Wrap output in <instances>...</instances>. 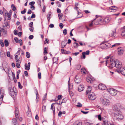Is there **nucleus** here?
Listing matches in <instances>:
<instances>
[{
	"instance_id": "obj_1",
	"label": "nucleus",
	"mask_w": 125,
	"mask_h": 125,
	"mask_svg": "<svg viewBox=\"0 0 125 125\" xmlns=\"http://www.w3.org/2000/svg\"><path fill=\"white\" fill-rule=\"evenodd\" d=\"M113 109L114 112V116L115 119L119 120H121L123 118V115H122L121 112L116 105H114Z\"/></svg>"
},
{
	"instance_id": "obj_2",
	"label": "nucleus",
	"mask_w": 125,
	"mask_h": 125,
	"mask_svg": "<svg viewBox=\"0 0 125 125\" xmlns=\"http://www.w3.org/2000/svg\"><path fill=\"white\" fill-rule=\"evenodd\" d=\"M122 64L121 62L116 61L115 67L117 68L115 71L118 73H121L122 75H125V68L122 66Z\"/></svg>"
},
{
	"instance_id": "obj_3",
	"label": "nucleus",
	"mask_w": 125,
	"mask_h": 125,
	"mask_svg": "<svg viewBox=\"0 0 125 125\" xmlns=\"http://www.w3.org/2000/svg\"><path fill=\"white\" fill-rule=\"evenodd\" d=\"M101 101L103 104L106 106L109 105L110 104V102L109 100L104 97L101 99Z\"/></svg>"
},
{
	"instance_id": "obj_4",
	"label": "nucleus",
	"mask_w": 125,
	"mask_h": 125,
	"mask_svg": "<svg viewBox=\"0 0 125 125\" xmlns=\"http://www.w3.org/2000/svg\"><path fill=\"white\" fill-rule=\"evenodd\" d=\"M107 91L111 95L113 96L116 95L117 93V91L113 88L108 89Z\"/></svg>"
},
{
	"instance_id": "obj_5",
	"label": "nucleus",
	"mask_w": 125,
	"mask_h": 125,
	"mask_svg": "<svg viewBox=\"0 0 125 125\" xmlns=\"http://www.w3.org/2000/svg\"><path fill=\"white\" fill-rule=\"evenodd\" d=\"M88 98L91 100H94L95 99L96 96L94 93L90 92L89 94Z\"/></svg>"
},
{
	"instance_id": "obj_6",
	"label": "nucleus",
	"mask_w": 125,
	"mask_h": 125,
	"mask_svg": "<svg viewBox=\"0 0 125 125\" xmlns=\"http://www.w3.org/2000/svg\"><path fill=\"white\" fill-rule=\"evenodd\" d=\"M116 61V60L115 61L112 58H110V63L109 66L110 68H112L115 66Z\"/></svg>"
},
{
	"instance_id": "obj_7",
	"label": "nucleus",
	"mask_w": 125,
	"mask_h": 125,
	"mask_svg": "<svg viewBox=\"0 0 125 125\" xmlns=\"http://www.w3.org/2000/svg\"><path fill=\"white\" fill-rule=\"evenodd\" d=\"M96 17L97 19L98 23H95V24L97 25L99 23H101L102 22L103 23V18L101 17H99L98 15H96Z\"/></svg>"
},
{
	"instance_id": "obj_8",
	"label": "nucleus",
	"mask_w": 125,
	"mask_h": 125,
	"mask_svg": "<svg viewBox=\"0 0 125 125\" xmlns=\"http://www.w3.org/2000/svg\"><path fill=\"white\" fill-rule=\"evenodd\" d=\"M75 81L77 83H80L81 81V77L78 75L76 76L75 79Z\"/></svg>"
},
{
	"instance_id": "obj_9",
	"label": "nucleus",
	"mask_w": 125,
	"mask_h": 125,
	"mask_svg": "<svg viewBox=\"0 0 125 125\" xmlns=\"http://www.w3.org/2000/svg\"><path fill=\"white\" fill-rule=\"evenodd\" d=\"M98 88L101 90H105L106 88V86L103 84H100L98 86Z\"/></svg>"
},
{
	"instance_id": "obj_10",
	"label": "nucleus",
	"mask_w": 125,
	"mask_h": 125,
	"mask_svg": "<svg viewBox=\"0 0 125 125\" xmlns=\"http://www.w3.org/2000/svg\"><path fill=\"white\" fill-rule=\"evenodd\" d=\"M9 90L10 94L11 96H13L16 95V93L11 88H9Z\"/></svg>"
},
{
	"instance_id": "obj_11",
	"label": "nucleus",
	"mask_w": 125,
	"mask_h": 125,
	"mask_svg": "<svg viewBox=\"0 0 125 125\" xmlns=\"http://www.w3.org/2000/svg\"><path fill=\"white\" fill-rule=\"evenodd\" d=\"M116 30L112 31L110 32L109 36L112 37H114L115 36Z\"/></svg>"
},
{
	"instance_id": "obj_12",
	"label": "nucleus",
	"mask_w": 125,
	"mask_h": 125,
	"mask_svg": "<svg viewBox=\"0 0 125 125\" xmlns=\"http://www.w3.org/2000/svg\"><path fill=\"white\" fill-rule=\"evenodd\" d=\"M11 124L12 125H18L17 120L15 118L12 119Z\"/></svg>"
},
{
	"instance_id": "obj_13",
	"label": "nucleus",
	"mask_w": 125,
	"mask_h": 125,
	"mask_svg": "<svg viewBox=\"0 0 125 125\" xmlns=\"http://www.w3.org/2000/svg\"><path fill=\"white\" fill-rule=\"evenodd\" d=\"M110 20V19L108 17H106L103 20V24L108 23Z\"/></svg>"
},
{
	"instance_id": "obj_14",
	"label": "nucleus",
	"mask_w": 125,
	"mask_h": 125,
	"mask_svg": "<svg viewBox=\"0 0 125 125\" xmlns=\"http://www.w3.org/2000/svg\"><path fill=\"white\" fill-rule=\"evenodd\" d=\"M121 31L122 32L121 35L122 36H124L125 35V26H124L121 28Z\"/></svg>"
},
{
	"instance_id": "obj_15",
	"label": "nucleus",
	"mask_w": 125,
	"mask_h": 125,
	"mask_svg": "<svg viewBox=\"0 0 125 125\" xmlns=\"http://www.w3.org/2000/svg\"><path fill=\"white\" fill-rule=\"evenodd\" d=\"M31 63L30 62H29L27 66V64L26 63L25 64V69L26 70H29L30 69V67Z\"/></svg>"
},
{
	"instance_id": "obj_16",
	"label": "nucleus",
	"mask_w": 125,
	"mask_h": 125,
	"mask_svg": "<svg viewBox=\"0 0 125 125\" xmlns=\"http://www.w3.org/2000/svg\"><path fill=\"white\" fill-rule=\"evenodd\" d=\"M15 117L17 118H18V117L17 116L18 114H19V112L18 109L17 108H15Z\"/></svg>"
},
{
	"instance_id": "obj_17",
	"label": "nucleus",
	"mask_w": 125,
	"mask_h": 125,
	"mask_svg": "<svg viewBox=\"0 0 125 125\" xmlns=\"http://www.w3.org/2000/svg\"><path fill=\"white\" fill-rule=\"evenodd\" d=\"M88 88H87V89L86 91V94H89L90 93V92H92V88L91 87L88 86Z\"/></svg>"
},
{
	"instance_id": "obj_18",
	"label": "nucleus",
	"mask_w": 125,
	"mask_h": 125,
	"mask_svg": "<svg viewBox=\"0 0 125 125\" xmlns=\"http://www.w3.org/2000/svg\"><path fill=\"white\" fill-rule=\"evenodd\" d=\"M84 87H83V86L81 85H79L78 88V91L80 92L83 90Z\"/></svg>"
},
{
	"instance_id": "obj_19",
	"label": "nucleus",
	"mask_w": 125,
	"mask_h": 125,
	"mask_svg": "<svg viewBox=\"0 0 125 125\" xmlns=\"http://www.w3.org/2000/svg\"><path fill=\"white\" fill-rule=\"evenodd\" d=\"M86 80L87 82L89 83H91L93 81V79L90 77H87L86 79Z\"/></svg>"
},
{
	"instance_id": "obj_20",
	"label": "nucleus",
	"mask_w": 125,
	"mask_h": 125,
	"mask_svg": "<svg viewBox=\"0 0 125 125\" xmlns=\"http://www.w3.org/2000/svg\"><path fill=\"white\" fill-rule=\"evenodd\" d=\"M118 54L121 55L123 54V53L124 52V51L122 49H120L118 51Z\"/></svg>"
},
{
	"instance_id": "obj_21",
	"label": "nucleus",
	"mask_w": 125,
	"mask_h": 125,
	"mask_svg": "<svg viewBox=\"0 0 125 125\" xmlns=\"http://www.w3.org/2000/svg\"><path fill=\"white\" fill-rule=\"evenodd\" d=\"M52 13V12L51 11H50L47 14V19L49 21L51 18L50 16L51 15Z\"/></svg>"
},
{
	"instance_id": "obj_22",
	"label": "nucleus",
	"mask_w": 125,
	"mask_h": 125,
	"mask_svg": "<svg viewBox=\"0 0 125 125\" xmlns=\"http://www.w3.org/2000/svg\"><path fill=\"white\" fill-rule=\"evenodd\" d=\"M66 44L67 43H66L64 41H62L61 43V48H64L66 46Z\"/></svg>"
},
{
	"instance_id": "obj_23",
	"label": "nucleus",
	"mask_w": 125,
	"mask_h": 125,
	"mask_svg": "<svg viewBox=\"0 0 125 125\" xmlns=\"http://www.w3.org/2000/svg\"><path fill=\"white\" fill-rule=\"evenodd\" d=\"M73 46L75 48H77L78 46H79L78 44L76 42H74L73 44Z\"/></svg>"
},
{
	"instance_id": "obj_24",
	"label": "nucleus",
	"mask_w": 125,
	"mask_h": 125,
	"mask_svg": "<svg viewBox=\"0 0 125 125\" xmlns=\"http://www.w3.org/2000/svg\"><path fill=\"white\" fill-rule=\"evenodd\" d=\"M101 48L102 49H106L107 48V47L106 46V44H103L101 46Z\"/></svg>"
},
{
	"instance_id": "obj_25",
	"label": "nucleus",
	"mask_w": 125,
	"mask_h": 125,
	"mask_svg": "<svg viewBox=\"0 0 125 125\" xmlns=\"http://www.w3.org/2000/svg\"><path fill=\"white\" fill-rule=\"evenodd\" d=\"M86 70L84 68H82L81 69V72L82 73H83L84 74H86Z\"/></svg>"
},
{
	"instance_id": "obj_26",
	"label": "nucleus",
	"mask_w": 125,
	"mask_h": 125,
	"mask_svg": "<svg viewBox=\"0 0 125 125\" xmlns=\"http://www.w3.org/2000/svg\"><path fill=\"white\" fill-rule=\"evenodd\" d=\"M4 42L5 46L6 47L8 46L9 45V43L8 40H5Z\"/></svg>"
},
{
	"instance_id": "obj_27",
	"label": "nucleus",
	"mask_w": 125,
	"mask_h": 125,
	"mask_svg": "<svg viewBox=\"0 0 125 125\" xmlns=\"http://www.w3.org/2000/svg\"><path fill=\"white\" fill-rule=\"evenodd\" d=\"M112 8H110L109 9L110 10H111V11H110L111 12H115L116 11V10L118 9L117 8V9H113Z\"/></svg>"
},
{
	"instance_id": "obj_28",
	"label": "nucleus",
	"mask_w": 125,
	"mask_h": 125,
	"mask_svg": "<svg viewBox=\"0 0 125 125\" xmlns=\"http://www.w3.org/2000/svg\"><path fill=\"white\" fill-rule=\"evenodd\" d=\"M61 52L62 53L65 54L67 53V52L66 51L64 50V49H62L61 50Z\"/></svg>"
},
{
	"instance_id": "obj_29",
	"label": "nucleus",
	"mask_w": 125,
	"mask_h": 125,
	"mask_svg": "<svg viewBox=\"0 0 125 125\" xmlns=\"http://www.w3.org/2000/svg\"><path fill=\"white\" fill-rule=\"evenodd\" d=\"M46 110V106L44 105L42 107V111L43 112H44Z\"/></svg>"
},
{
	"instance_id": "obj_30",
	"label": "nucleus",
	"mask_w": 125,
	"mask_h": 125,
	"mask_svg": "<svg viewBox=\"0 0 125 125\" xmlns=\"http://www.w3.org/2000/svg\"><path fill=\"white\" fill-rule=\"evenodd\" d=\"M11 7L13 10L15 11L16 10V8L15 7L13 4L11 5Z\"/></svg>"
},
{
	"instance_id": "obj_31",
	"label": "nucleus",
	"mask_w": 125,
	"mask_h": 125,
	"mask_svg": "<svg viewBox=\"0 0 125 125\" xmlns=\"http://www.w3.org/2000/svg\"><path fill=\"white\" fill-rule=\"evenodd\" d=\"M82 56L81 57V58L85 59V52H83L82 53Z\"/></svg>"
},
{
	"instance_id": "obj_32",
	"label": "nucleus",
	"mask_w": 125,
	"mask_h": 125,
	"mask_svg": "<svg viewBox=\"0 0 125 125\" xmlns=\"http://www.w3.org/2000/svg\"><path fill=\"white\" fill-rule=\"evenodd\" d=\"M57 6L59 7H61V4L60 2L59 1H57L56 3Z\"/></svg>"
},
{
	"instance_id": "obj_33",
	"label": "nucleus",
	"mask_w": 125,
	"mask_h": 125,
	"mask_svg": "<svg viewBox=\"0 0 125 125\" xmlns=\"http://www.w3.org/2000/svg\"><path fill=\"white\" fill-rule=\"evenodd\" d=\"M120 44L119 43H115V44H114V45H113L112 46H111V47L112 48L114 47L117 46H118Z\"/></svg>"
},
{
	"instance_id": "obj_34",
	"label": "nucleus",
	"mask_w": 125,
	"mask_h": 125,
	"mask_svg": "<svg viewBox=\"0 0 125 125\" xmlns=\"http://www.w3.org/2000/svg\"><path fill=\"white\" fill-rule=\"evenodd\" d=\"M26 56L27 58H29L30 57V54L28 52H27L26 53Z\"/></svg>"
},
{
	"instance_id": "obj_35",
	"label": "nucleus",
	"mask_w": 125,
	"mask_h": 125,
	"mask_svg": "<svg viewBox=\"0 0 125 125\" xmlns=\"http://www.w3.org/2000/svg\"><path fill=\"white\" fill-rule=\"evenodd\" d=\"M0 43L1 45V46L2 47H3L4 46V44L2 40H0Z\"/></svg>"
},
{
	"instance_id": "obj_36",
	"label": "nucleus",
	"mask_w": 125,
	"mask_h": 125,
	"mask_svg": "<svg viewBox=\"0 0 125 125\" xmlns=\"http://www.w3.org/2000/svg\"><path fill=\"white\" fill-rule=\"evenodd\" d=\"M63 14L62 13L58 14V17L60 19H61L62 17Z\"/></svg>"
},
{
	"instance_id": "obj_37",
	"label": "nucleus",
	"mask_w": 125,
	"mask_h": 125,
	"mask_svg": "<svg viewBox=\"0 0 125 125\" xmlns=\"http://www.w3.org/2000/svg\"><path fill=\"white\" fill-rule=\"evenodd\" d=\"M36 100L37 101V103L38 101V99H39V98L38 97H37V95L38 94V91L37 90L36 91Z\"/></svg>"
},
{
	"instance_id": "obj_38",
	"label": "nucleus",
	"mask_w": 125,
	"mask_h": 125,
	"mask_svg": "<svg viewBox=\"0 0 125 125\" xmlns=\"http://www.w3.org/2000/svg\"><path fill=\"white\" fill-rule=\"evenodd\" d=\"M37 3L40 5L41 7V0H38Z\"/></svg>"
},
{
	"instance_id": "obj_39",
	"label": "nucleus",
	"mask_w": 125,
	"mask_h": 125,
	"mask_svg": "<svg viewBox=\"0 0 125 125\" xmlns=\"http://www.w3.org/2000/svg\"><path fill=\"white\" fill-rule=\"evenodd\" d=\"M44 54L45 55V54H47L48 52L47 51V48L46 47L44 48Z\"/></svg>"
},
{
	"instance_id": "obj_40",
	"label": "nucleus",
	"mask_w": 125,
	"mask_h": 125,
	"mask_svg": "<svg viewBox=\"0 0 125 125\" xmlns=\"http://www.w3.org/2000/svg\"><path fill=\"white\" fill-rule=\"evenodd\" d=\"M108 122L107 121H104V125H111L109 124H108Z\"/></svg>"
},
{
	"instance_id": "obj_41",
	"label": "nucleus",
	"mask_w": 125,
	"mask_h": 125,
	"mask_svg": "<svg viewBox=\"0 0 125 125\" xmlns=\"http://www.w3.org/2000/svg\"><path fill=\"white\" fill-rule=\"evenodd\" d=\"M3 96L4 95H2L1 96V97L0 98V104H1V103L2 102L1 101H2L3 100Z\"/></svg>"
},
{
	"instance_id": "obj_42",
	"label": "nucleus",
	"mask_w": 125,
	"mask_h": 125,
	"mask_svg": "<svg viewBox=\"0 0 125 125\" xmlns=\"http://www.w3.org/2000/svg\"><path fill=\"white\" fill-rule=\"evenodd\" d=\"M2 31L4 34H6L7 33V31L4 29H2Z\"/></svg>"
},
{
	"instance_id": "obj_43",
	"label": "nucleus",
	"mask_w": 125,
	"mask_h": 125,
	"mask_svg": "<svg viewBox=\"0 0 125 125\" xmlns=\"http://www.w3.org/2000/svg\"><path fill=\"white\" fill-rule=\"evenodd\" d=\"M105 44L106 45V46L107 47V48L111 47V46L110 44L107 43Z\"/></svg>"
},
{
	"instance_id": "obj_44",
	"label": "nucleus",
	"mask_w": 125,
	"mask_h": 125,
	"mask_svg": "<svg viewBox=\"0 0 125 125\" xmlns=\"http://www.w3.org/2000/svg\"><path fill=\"white\" fill-rule=\"evenodd\" d=\"M27 115L29 117L31 116V112L29 111H28L27 112Z\"/></svg>"
},
{
	"instance_id": "obj_45",
	"label": "nucleus",
	"mask_w": 125,
	"mask_h": 125,
	"mask_svg": "<svg viewBox=\"0 0 125 125\" xmlns=\"http://www.w3.org/2000/svg\"><path fill=\"white\" fill-rule=\"evenodd\" d=\"M63 33L64 34V35H66L67 33L66 29H64L63 31Z\"/></svg>"
},
{
	"instance_id": "obj_46",
	"label": "nucleus",
	"mask_w": 125,
	"mask_h": 125,
	"mask_svg": "<svg viewBox=\"0 0 125 125\" xmlns=\"http://www.w3.org/2000/svg\"><path fill=\"white\" fill-rule=\"evenodd\" d=\"M69 94L71 96H73V92L72 91L70 90L69 91Z\"/></svg>"
},
{
	"instance_id": "obj_47",
	"label": "nucleus",
	"mask_w": 125,
	"mask_h": 125,
	"mask_svg": "<svg viewBox=\"0 0 125 125\" xmlns=\"http://www.w3.org/2000/svg\"><path fill=\"white\" fill-rule=\"evenodd\" d=\"M35 2L34 1H31L29 3V5L30 6L33 5L35 4Z\"/></svg>"
},
{
	"instance_id": "obj_48",
	"label": "nucleus",
	"mask_w": 125,
	"mask_h": 125,
	"mask_svg": "<svg viewBox=\"0 0 125 125\" xmlns=\"http://www.w3.org/2000/svg\"><path fill=\"white\" fill-rule=\"evenodd\" d=\"M20 63H16V67H17L18 68H19L20 67Z\"/></svg>"
},
{
	"instance_id": "obj_49",
	"label": "nucleus",
	"mask_w": 125,
	"mask_h": 125,
	"mask_svg": "<svg viewBox=\"0 0 125 125\" xmlns=\"http://www.w3.org/2000/svg\"><path fill=\"white\" fill-rule=\"evenodd\" d=\"M38 77L39 79L41 78V73L40 72H39L38 73Z\"/></svg>"
},
{
	"instance_id": "obj_50",
	"label": "nucleus",
	"mask_w": 125,
	"mask_h": 125,
	"mask_svg": "<svg viewBox=\"0 0 125 125\" xmlns=\"http://www.w3.org/2000/svg\"><path fill=\"white\" fill-rule=\"evenodd\" d=\"M26 11V9H24L23 11H21V13L22 14H24L25 13Z\"/></svg>"
},
{
	"instance_id": "obj_51",
	"label": "nucleus",
	"mask_w": 125,
	"mask_h": 125,
	"mask_svg": "<svg viewBox=\"0 0 125 125\" xmlns=\"http://www.w3.org/2000/svg\"><path fill=\"white\" fill-rule=\"evenodd\" d=\"M18 85L20 89H21L22 88V86L21 85L20 83V82H18Z\"/></svg>"
},
{
	"instance_id": "obj_52",
	"label": "nucleus",
	"mask_w": 125,
	"mask_h": 125,
	"mask_svg": "<svg viewBox=\"0 0 125 125\" xmlns=\"http://www.w3.org/2000/svg\"><path fill=\"white\" fill-rule=\"evenodd\" d=\"M55 104V103L52 104L51 105V109H53L54 107H55L54 106V104Z\"/></svg>"
},
{
	"instance_id": "obj_53",
	"label": "nucleus",
	"mask_w": 125,
	"mask_h": 125,
	"mask_svg": "<svg viewBox=\"0 0 125 125\" xmlns=\"http://www.w3.org/2000/svg\"><path fill=\"white\" fill-rule=\"evenodd\" d=\"M11 16V15H10L9 14H8V15H7V16L8 17V20H10V19L11 18H10V17Z\"/></svg>"
},
{
	"instance_id": "obj_54",
	"label": "nucleus",
	"mask_w": 125,
	"mask_h": 125,
	"mask_svg": "<svg viewBox=\"0 0 125 125\" xmlns=\"http://www.w3.org/2000/svg\"><path fill=\"white\" fill-rule=\"evenodd\" d=\"M14 40L16 42L18 43L19 42V39L15 37L14 38Z\"/></svg>"
},
{
	"instance_id": "obj_55",
	"label": "nucleus",
	"mask_w": 125,
	"mask_h": 125,
	"mask_svg": "<svg viewBox=\"0 0 125 125\" xmlns=\"http://www.w3.org/2000/svg\"><path fill=\"white\" fill-rule=\"evenodd\" d=\"M29 29L30 31L31 32H33V31L34 30V28L33 27H31L29 28Z\"/></svg>"
},
{
	"instance_id": "obj_56",
	"label": "nucleus",
	"mask_w": 125,
	"mask_h": 125,
	"mask_svg": "<svg viewBox=\"0 0 125 125\" xmlns=\"http://www.w3.org/2000/svg\"><path fill=\"white\" fill-rule=\"evenodd\" d=\"M89 50L87 51H86L85 52H85V54L86 55H88L89 54Z\"/></svg>"
},
{
	"instance_id": "obj_57",
	"label": "nucleus",
	"mask_w": 125,
	"mask_h": 125,
	"mask_svg": "<svg viewBox=\"0 0 125 125\" xmlns=\"http://www.w3.org/2000/svg\"><path fill=\"white\" fill-rule=\"evenodd\" d=\"M62 95H59L58 96V100H60L62 98Z\"/></svg>"
},
{
	"instance_id": "obj_58",
	"label": "nucleus",
	"mask_w": 125,
	"mask_h": 125,
	"mask_svg": "<svg viewBox=\"0 0 125 125\" xmlns=\"http://www.w3.org/2000/svg\"><path fill=\"white\" fill-rule=\"evenodd\" d=\"M24 73L25 75L27 77L28 76V72L27 71H24Z\"/></svg>"
},
{
	"instance_id": "obj_59",
	"label": "nucleus",
	"mask_w": 125,
	"mask_h": 125,
	"mask_svg": "<svg viewBox=\"0 0 125 125\" xmlns=\"http://www.w3.org/2000/svg\"><path fill=\"white\" fill-rule=\"evenodd\" d=\"M98 119L100 120H102L101 118V115H98Z\"/></svg>"
},
{
	"instance_id": "obj_60",
	"label": "nucleus",
	"mask_w": 125,
	"mask_h": 125,
	"mask_svg": "<svg viewBox=\"0 0 125 125\" xmlns=\"http://www.w3.org/2000/svg\"><path fill=\"white\" fill-rule=\"evenodd\" d=\"M29 26L31 27H32L33 26V22H31L29 24Z\"/></svg>"
},
{
	"instance_id": "obj_61",
	"label": "nucleus",
	"mask_w": 125,
	"mask_h": 125,
	"mask_svg": "<svg viewBox=\"0 0 125 125\" xmlns=\"http://www.w3.org/2000/svg\"><path fill=\"white\" fill-rule=\"evenodd\" d=\"M33 36L32 35H30L29 37V38L30 39H31L33 38Z\"/></svg>"
},
{
	"instance_id": "obj_62",
	"label": "nucleus",
	"mask_w": 125,
	"mask_h": 125,
	"mask_svg": "<svg viewBox=\"0 0 125 125\" xmlns=\"http://www.w3.org/2000/svg\"><path fill=\"white\" fill-rule=\"evenodd\" d=\"M79 52H75V53H72V54L73 55H74L75 56H76L79 53Z\"/></svg>"
},
{
	"instance_id": "obj_63",
	"label": "nucleus",
	"mask_w": 125,
	"mask_h": 125,
	"mask_svg": "<svg viewBox=\"0 0 125 125\" xmlns=\"http://www.w3.org/2000/svg\"><path fill=\"white\" fill-rule=\"evenodd\" d=\"M19 43H20V45L21 46L22 44V41L20 39L19 41Z\"/></svg>"
},
{
	"instance_id": "obj_64",
	"label": "nucleus",
	"mask_w": 125,
	"mask_h": 125,
	"mask_svg": "<svg viewBox=\"0 0 125 125\" xmlns=\"http://www.w3.org/2000/svg\"><path fill=\"white\" fill-rule=\"evenodd\" d=\"M30 7L32 10H34L35 9V7L33 5L31 6Z\"/></svg>"
}]
</instances>
